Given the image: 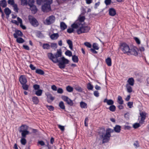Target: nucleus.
Masks as SVG:
<instances>
[{
  "mask_svg": "<svg viewBox=\"0 0 149 149\" xmlns=\"http://www.w3.org/2000/svg\"><path fill=\"white\" fill-rule=\"evenodd\" d=\"M120 49L124 53H127L128 54L130 50L129 45L125 43L121 44L120 47Z\"/></svg>",
  "mask_w": 149,
  "mask_h": 149,
  "instance_id": "5",
  "label": "nucleus"
},
{
  "mask_svg": "<svg viewBox=\"0 0 149 149\" xmlns=\"http://www.w3.org/2000/svg\"><path fill=\"white\" fill-rule=\"evenodd\" d=\"M121 130V127L119 125H116L114 128V129L110 128L106 129V132L104 131H100L99 132L100 138L102 140H109L111 136V133L114 131L117 133H119Z\"/></svg>",
  "mask_w": 149,
  "mask_h": 149,
  "instance_id": "2",
  "label": "nucleus"
},
{
  "mask_svg": "<svg viewBox=\"0 0 149 149\" xmlns=\"http://www.w3.org/2000/svg\"><path fill=\"white\" fill-rule=\"evenodd\" d=\"M72 59L73 61L75 63H77L79 61L78 57L75 55L72 56Z\"/></svg>",
  "mask_w": 149,
  "mask_h": 149,
  "instance_id": "29",
  "label": "nucleus"
},
{
  "mask_svg": "<svg viewBox=\"0 0 149 149\" xmlns=\"http://www.w3.org/2000/svg\"><path fill=\"white\" fill-rule=\"evenodd\" d=\"M51 47L52 48L56 49L57 47V44L56 43H52L51 44Z\"/></svg>",
  "mask_w": 149,
  "mask_h": 149,
  "instance_id": "47",
  "label": "nucleus"
},
{
  "mask_svg": "<svg viewBox=\"0 0 149 149\" xmlns=\"http://www.w3.org/2000/svg\"><path fill=\"white\" fill-rule=\"evenodd\" d=\"M133 145L136 148L139 147V144L137 141H136L134 143Z\"/></svg>",
  "mask_w": 149,
  "mask_h": 149,
  "instance_id": "43",
  "label": "nucleus"
},
{
  "mask_svg": "<svg viewBox=\"0 0 149 149\" xmlns=\"http://www.w3.org/2000/svg\"><path fill=\"white\" fill-rule=\"evenodd\" d=\"M19 81L21 84H26L27 82V80L24 75H21L19 79Z\"/></svg>",
  "mask_w": 149,
  "mask_h": 149,
  "instance_id": "10",
  "label": "nucleus"
},
{
  "mask_svg": "<svg viewBox=\"0 0 149 149\" xmlns=\"http://www.w3.org/2000/svg\"><path fill=\"white\" fill-rule=\"evenodd\" d=\"M13 6L14 8V10L16 12H18V8L17 7V5L16 4H15L13 5Z\"/></svg>",
  "mask_w": 149,
  "mask_h": 149,
  "instance_id": "45",
  "label": "nucleus"
},
{
  "mask_svg": "<svg viewBox=\"0 0 149 149\" xmlns=\"http://www.w3.org/2000/svg\"><path fill=\"white\" fill-rule=\"evenodd\" d=\"M4 11L6 14L8 16V17L11 12V10L8 8H5L4 10Z\"/></svg>",
  "mask_w": 149,
  "mask_h": 149,
  "instance_id": "24",
  "label": "nucleus"
},
{
  "mask_svg": "<svg viewBox=\"0 0 149 149\" xmlns=\"http://www.w3.org/2000/svg\"><path fill=\"white\" fill-rule=\"evenodd\" d=\"M67 42L69 45V47L71 50H73V44L71 40H68L67 41Z\"/></svg>",
  "mask_w": 149,
  "mask_h": 149,
  "instance_id": "25",
  "label": "nucleus"
},
{
  "mask_svg": "<svg viewBox=\"0 0 149 149\" xmlns=\"http://www.w3.org/2000/svg\"><path fill=\"white\" fill-rule=\"evenodd\" d=\"M58 105L61 109H65L64 103L63 101H61L59 102Z\"/></svg>",
  "mask_w": 149,
  "mask_h": 149,
  "instance_id": "34",
  "label": "nucleus"
},
{
  "mask_svg": "<svg viewBox=\"0 0 149 149\" xmlns=\"http://www.w3.org/2000/svg\"><path fill=\"white\" fill-rule=\"evenodd\" d=\"M65 54L66 55L68 56L69 57L72 56V52L69 50L66 51L65 53Z\"/></svg>",
  "mask_w": 149,
  "mask_h": 149,
  "instance_id": "39",
  "label": "nucleus"
},
{
  "mask_svg": "<svg viewBox=\"0 0 149 149\" xmlns=\"http://www.w3.org/2000/svg\"><path fill=\"white\" fill-rule=\"evenodd\" d=\"M33 88L35 90H39L40 88V86L38 85L35 84L33 85Z\"/></svg>",
  "mask_w": 149,
  "mask_h": 149,
  "instance_id": "53",
  "label": "nucleus"
},
{
  "mask_svg": "<svg viewBox=\"0 0 149 149\" xmlns=\"http://www.w3.org/2000/svg\"><path fill=\"white\" fill-rule=\"evenodd\" d=\"M99 93L97 91H94V95L95 96L98 97L99 95Z\"/></svg>",
  "mask_w": 149,
  "mask_h": 149,
  "instance_id": "59",
  "label": "nucleus"
},
{
  "mask_svg": "<svg viewBox=\"0 0 149 149\" xmlns=\"http://www.w3.org/2000/svg\"><path fill=\"white\" fill-rule=\"evenodd\" d=\"M109 110L111 111L114 112L115 111L116 109V107L114 105H111L109 107Z\"/></svg>",
  "mask_w": 149,
  "mask_h": 149,
  "instance_id": "36",
  "label": "nucleus"
},
{
  "mask_svg": "<svg viewBox=\"0 0 149 149\" xmlns=\"http://www.w3.org/2000/svg\"><path fill=\"white\" fill-rule=\"evenodd\" d=\"M58 127L62 131H63L64 130V126L61 125H58Z\"/></svg>",
  "mask_w": 149,
  "mask_h": 149,
  "instance_id": "64",
  "label": "nucleus"
},
{
  "mask_svg": "<svg viewBox=\"0 0 149 149\" xmlns=\"http://www.w3.org/2000/svg\"><path fill=\"white\" fill-rule=\"evenodd\" d=\"M55 19V17L53 15H51L46 19L45 22L47 25H50L54 22Z\"/></svg>",
  "mask_w": 149,
  "mask_h": 149,
  "instance_id": "8",
  "label": "nucleus"
},
{
  "mask_svg": "<svg viewBox=\"0 0 149 149\" xmlns=\"http://www.w3.org/2000/svg\"><path fill=\"white\" fill-rule=\"evenodd\" d=\"M17 35L21 37L22 36L23 34L20 31L17 30L15 31V33L13 34V36L15 38H17Z\"/></svg>",
  "mask_w": 149,
  "mask_h": 149,
  "instance_id": "14",
  "label": "nucleus"
},
{
  "mask_svg": "<svg viewBox=\"0 0 149 149\" xmlns=\"http://www.w3.org/2000/svg\"><path fill=\"white\" fill-rule=\"evenodd\" d=\"M85 19V17L84 16H82L80 17L79 19V21L81 22H84Z\"/></svg>",
  "mask_w": 149,
  "mask_h": 149,
  "instance_id": "58",
  "label": "nucleus"
},
{
  "mask_svg": "<svg viewBox=\"0 0 149 149\" xmlns=\"http://www.w3.org/2000/svg\"><path fill=\"white\" fill-rule=\"evenodd\" d=\"M87 88L89 90H92L93 89V87L90 83H88L87 84Z\"/></svg>",
  "mask_w": 149,
  "mask_h": 149,
  "instance_id": "41",
  "label": "nucleus"
},
{
  "mask_svg": "<svg viewBox=\"0 0 149 149\" xmlns=\"http://www.w3.org/2000/svg\"><path fill=\"white\" fill-rule=\"evenodd\" d=\"M7 4L6 0H2L0 1V6L3 8H5L7 6Z\"/></svg>",
  "mask_w": 149,
  "mask_h": 149,
  "instance_id": "20",
  "label": "nucleus"
},
{
  "mask_svg": "<svg viewBox=\"0 0 149 149\" xmlns=\"http://www.w3.org/2000/svg\"><path fill=\"white\" fill-rule=\"evenodd\" d=\"M140 126L139 123H136L133 125V127L135 129L137 128Z\"/></svg>",
  "mask_w": 149,
  "mask_h": 149,
  "instance_id": "42",
  "label": "nucleus"
},
{
  "mask_svg": "<svg viewBox=\"0 0 149 149\" xmlns=\"http://www.w3.org/2000/svg\"><path fill=\"white\" fill-rule=\"evenodd\" d=\"M126 87L127 88V91L129 93H131L132 90L131 87L129 85V84H126Z\"/></svg>",
  "mask_w": 149,
  "mask_h": 149,
  "instance_id": "30",
  "label": "nucleus"
},
{
  "mask_svg": "<svg viewBox=\"0 0 149 149\" xmlns=\"http://www.w3.org/2000/svg\"><path fill=\"white\" fill-rule=\"evenodd\" d=\"M46 3L42 6V10L44 12H47L51 10L50 5L52 3V0H45Z\"/></svg>",
  "mask_w": 149,
  "mask_h": 149,
  "instance_id": "3",
  "label": "nucleus"
},
{
  "mask_svg": "<svg viewBox=\"0 0 149 149\" xmlns=\"http://www.w3.org/2000/svg\"><path fill=\"white\" fill-rule=\"evenodd\" d=\"M90 29L89 27L88 26H82L77 30V32L78 34H80L82 33L88 32Z\"/></svg>",
  "mask_w": 149,
  "mask_h": 149,
  "instance_id": "6",
  "label": "nucleus"
},
{
  "mask_svg": "<svg viewBox=\"0 0 149 149\" xmlns=\"http://www.w3.org/2000/svg\"><path fill=\"white\" fill-rule=\"evenodd\" d=\"M16 42L19 43H22L24 42V40L22 38L19 37L16 38Z\"/></svg>",
  "mask_w": 149,
  "mask_h": 149,
  "instance_id": "28",
  "label": "nucleus"
},
{
  "mask_svg": "<svg viewBox=\"0 0 149 149\" xmlns=\"http://www.w3.org/2000/svg\"><path fill=\"white\" fill-rule=\"evenodd\" d=\"M134 39L138 44L139 45L141 43L140 41L138 38L134 37Z\"/></svg>",
  "mask_w": 149,
  "mask_h": 149,
  "instance_id": "49",
  "label": "nucleus"
},
{
  "mask_svg": "<svg viewBox=\"0 0 149 149\" xmlns=\"http://www.w3.org/2000/svg\"><path fill=\"white\" fill-rule=\"evenodd\" d=\"M74 31V29L73 28H69L67 29V32L70 33H71L73 32Z\"/></svg>",
  "mask_w": 149,
  "mask_h": 149,
  "instance_id": "55",
  "label": "nucleus"
},
{
  "mask_svg": "<svg viewBox=\"0 0 149 149\" xmlns=\"http://www.w3.org/2000/svg\"><path fill=\"white\" fill-rule=\"evenodd\" d=\"M35 2L34 0H29V2L28 3L29 6H31L32 5H34Z\"/></svg>",
  "mask_w": 149,
  "mask_h": 149,
  "instance_id": "48",
  "label": "nucleus"
},
{
  "mask_svg": "<svg viewBox=\"0 0 149 149\" xmlns=\"http://www.w3.org/2000/svg\"><path fill=\"white\" fill-rule=\"evenodd\" d=\"M28 20L30 24L33 26L36 27L38 26L39 23L36 19L34 17L29 15L28 16Z\"/></svg>",
  "mask_w": 149,
  "mask_h": 149,
  "instance_id": "4",
  "label": "nucleus"
},
{
  "mask_svg": "<svg viewBox=\"0 0 149 149\" xmlns=\"http://www.w3.org/2000/svg\"><path fill=\"white\" fill-rule=\"evenodd\" d=\"M21 5L23 6L27 5V0H21Z\"/></svg>",
  "mask_w": 149,
  "mask_h": 149,
  "instance_id": "40",
  "label": "nucleus"
},
{
  "mask_svg": "<svg viewBox=\"0 0 149 149\" xmlns=\"http://www.w3.org/2000/svg\"><path fill=\"white\" fill-rule=\"evenodd\" d=\"M58 37L59 35L58 33H54L50 36V38L52 40L56 39Z\"/></svg>",
  "mask_w": 149,
  "mask_h": 149,
  "instance_id": "23",
  "label": "nucleus"
},
{
  "mask_svg": "<svg viewBox=\"0 0 149 149\" xmlns=\"http://www.w3.org/2000/svg\"><path fill=\"white\" fill-rule=\"evenodd\" d=\"M106 62L108 66H111V58H108L106 60Z\"/></svg>",
  "mask_w": 149,
  "mask_h": 149,
  "instance_id": "27",
  "label": "nucleus"
},
{
  "mask_svg": "<svg viewBox=\"0 0 149 149\" xmlns=\"http://www.w3.org/2000/svg\"><path fill=\"white\" fill-rule=\"evenodd\" d=\"M134 80L133 78H130L127 81V82L128 83L127 84H129V85L133 86L134 84Z\"/></svg>",
  "mask_w": 149,
  "mask_h": 149,
  "instance_id": "18",
  "label": "nucleus"
},
{
  "mask_svg": "<svg viewBox=\"0 0 149 149\" xmlns=\"http://www.w3.org/2000/svg\"><path fill=\"white\" fill-rule=\"evenodd\" d=\"M42 47L44 49H50V46L48 44H44L42 45Z\"/></svg>",
  "mask_w": 149,
  "mask_h": 149,
  "instance_id": "31",
  "label": "nucleus"
},
{
  "mask_svg": "<svg viewBox=\"0 0 149 149\" xmlns=\"http://www.w3.org/2000/svg\"><path fill=\"white\" fill-rule=\"evenodd\" d=\"M42 91L41 89H39L36 91L35 94L38 96H41L42 93Z\"/></svg>",
  "mask_w": 149,
  "mask_h": 149,
  "instance_id": "37",
  "label": "nucleus"
},
{
  "mask_svg": "<svg viewBox=\"0 0 149 149\" xmlns=\"http://www.w3.org/2000/svg\"><path fill=\"white\" fill-rule=\"evenodd\" d=\"M32 132L36 134H37L38 133V132L37 129H32Z\"/></svg>",
  "mask_w": 149,
  "mask_h": 149,
  "instance_id": "61",
  "label": "nucleus"
},
{
  "mask_svg": "<svg viewBox=\"0 0 149 149\" xmlns=\"http://www.w3.org/2000/svg\"><path fill=\"white\" fill-rule=\"evenodd\" d=\"M61 98L67 104L70 106H72L74 103L73 101L68 97L65 96H62Z\"/></svg>",
  "mask_w": 149,
  "mask_h": 149,
  "instance_id": "7",
  "label": "nucleus"
},
{
  "mask_svg": "<svg viewBox=\"0 0 149 149\" xmlns=\"http://www.w3.org/2000/svg\"><path fill=\"white\" fill-rule=\"evenodd\" d=\"M104 103L106 102L107 104L109 105H112L114 103V102L112 100H108L107 98L104 100Z\"/></svg>",
  "mask_w": 149,
  "mask_h": 149,
  "instance_id": "17",
  "label": "nucleus"
},
{
  "mask_svg": "<svg viewBox=\"0 0 149 149\" xmlns=\"http://www.w3.org/2000/svg\"><path fill=\"white\" fill-rule=\"evenodd\" d=\"M133 104V102H129L127 103V105L129 107V108H132V106Z\"/></svg>",
  "mask_w": 149,
  "mask_h": 149,
  "instance_id": "60",
  "label": "nucleus"
},
{
  "mask_svg": "<svg viewBox=\"0 0 149 149\" xmlns=\"http://www.w3.org/2000/svg\"><path fill=\"white\" fill-rule=\"evenodd\" d=\"M29 6L30 7V9L33 13H35L37 12V9L35 5H31V6Z\"/></svg>",
  "mask_w": 149,
  "mask_h": 149,
  "instance_id": "19",
  "label": "nucleus"
},
{
  "mask_svg": "<svg viewBox=\"0 0 149 149\" xmlns=\"http://www.w3.org/2000/svg\"><path fill=\"white\" fill-rule=\"evenodd\" d=\"M111 2V0H105L104 1V3L107 6L110 5Z\"/></svg>",
  "mask_w": 149,
  "mask_h": 149,
  "instance_id": "50",
  "label": "nucleus"
},
{
  "mask_svg": "<svg viewBox=\"0 0 149 149\" xmlns=\"http://www.w3.org/2000/svg\"><path fill=\"white\" fill-rule=\"evenodd\" d=\"M66 90L68 92H71L73 91V88L70 86H68L66 87Z\"/></svg>",
  "mask_w": 149,
  "mask_h": 149,
  "instance_id": "35",
  "label": "nucleus"
},
{
  "mask_svg": "<svg viewBox=\"0 0 149 149\" xmlns=\"http://www.w3.org/2000/svg\"><path fill=\"white\" fill-rule=\"evenodd\" d=\"M137 49L136 47H134L133 48L131 49L130 50L128 54V55L130 54L133 55L135 56H136L138 55V54L137 51Z\"/></svg>",
  "mask_w": 149,
  "mask_h": 149,
  "instance_id": "12",
  "label": "nucleus"
},
{
  "mask_svg": "<svg viewBox=\"0 0 149 149\" xmlns=\"http://www.w3.org/2000/svg\"><path fill=\"white\" fill-rule=\"evenodd\" d=\"M36 72L38 74L41 75H43L45 74L44 71L43 70L40 69H36Z\"/></svg>",
  "mask_w": 149,
  "mask_h": 149,
  "instance_id": "26",
  "label": "nucleus"
},
{
  "mask_svg": "<svg viewBox=\"0 0 149 149\" xmlns=\"http://www.w3.org/2000/svg\"><path fill=\"white\" fill-rule=\"evenodd\" d=\"M22 87L24 90H27L28 89V88L29 87V86L26 84H22Z\"/></svg>",
  "mask_w": 149,
  "mask_h": 149,
  "instance_id": "38",
  "label": "nucleus"
},
{
  "mask_svg": "<svg viewBox=\"0 0 149 149\" xmlns=\"http://www.w3.org/2000/svg\"><path fill=\"white\" fill-rule=\"evenodd\" d=\"M72 27L73 28L77 29L78 28V26L76 24H73L72 25Z\"/></svg>",
  "mask_w": 149,
  "mask_h": 149,
  "instance_id": "62",
  "label": "nucleus"
},
{
  "mask_svg": "<svg viewBox=\"0 0 149 149\" xmlns=\"http://www.w3.org/2000/svg\"><path fill=\"white\" fill-rule=\"evenodd\" d=\"M47 107L50 111H53L54 109V107L52 105L47 106Z\"/></svg>",
  "mask_w": 149,
  "mask_h": 149,
  "instance_id": "51",
  "label": "nucleus"
},
{
  "mask_svg": "<svg viewBox=\"0 0 149 149\" xmlns=\"http://www.w3.org/2000/svg\"><path fill=\"white\" fill-rule=\"evenodd\" d=\"M61 50L60 49L57 50V52L54 55L52 53L48 54V58L54 63H58V66L61 69L65 68L66 65L69 63V61L65 58L64 56H62Z\"/></svg>",
  "mask_w": 149,
  "mask_h": 149,
  "instance_id": "1",
  "label": "nucleus"
},
{
  "mask_svg": "<svg viewBox=\"0 0 149 149\" xmlns=\"http://www.w3.org/2000/svg\"><path fill=\"white\" fill-rule=\"evenodd\" d=\"M93 48L96 50H98L99 49V47L97 46V45L96 43H94L93 44Z\"/></svg>",
  "mask_w": 149,
  "mask_h": 149,
  "instance_id": "46",
  "label": "nucleus"
},
{
  "mask_svg": "<svg viewBox=\"0 0 149 149\" xmlns=\"http://www.w3.org/2000/svg\"><path fill=\"white\" fill-rule=\"evenodd\" d=\"M80 106L81 108H86L87 107V104L83 102H81L80 103Z\"/></svg>",
  "mask_w": 149,
  "mask_h": 149,
  "instance_id": "33",
  "label": "nucleus"
},
{
  "mask_svg": "<svg viewBox=\"0 0 149 149\" xmlns=\"http://www.w3.org/2000/svg\"><path fill=\"white\" fill-rule=\"evenodd\" d=\"M37 145L38 146L40 145L41 146H43L45 145V143L42 140H40L38 142Z\"/></svg>",
  "mask_w": 149,
  "mask_h": 149,
  "instance_id": "44",
  "label": "nucleus"
},
{
  "mask_svg": "<svg viewBox=\"0 0 149 149\" xmlns=\"http://www.w3.org/2000/svg\"><path fill=\"white\" fill-rule=\"evenodd\" d=\"M8 3L9 4L12 5H13L15 4L13 0H8Z\"/></svg>",
  "mask_w": 149,
  "mask_h": 149,
  "instance_id": "56",
  "label": "nucleus"
},
{
  "mask_svg": "<svg viewBox=\"0 0 149 149\" xmlns=\"http://www.w3.org/2000/svg\"><path fill=\"white\" fill-rule=\"evenodd\" d=\"M109 15L111 16H114L116 14V10L113 8H111L109 9Z\"/></svg>",
  "mask_w": 149,
  "mask_h": 149,
  "instance_id": "13",
  "label": "nucleus"
},
{
  "mask_svg": "<svg viewBox=\"0 0 149 149\" xmlns=\"http://www.w3.org/2000/svg\"><path fill=\"white\" fill-rule=\"evenodd\" d=\"M146 113L145 112L142 111L140 113V115L141 117V120L139 122V123L141 124H143L144 121V120L146 118Z\"/></svg>",
  "mask_w": 149,
  "mask_h": 149,
  "instance_id": "9",
  "label": "nucleus"
},
{
  "mask_svg": "<svg viewBox=\"0 0 149 149\" xmlns=\"http://www.w3.org/2000/svg\"><path fill=\"white\" fill-rule=\"evenodd\" d=\"M57 90V93H58L62 94L63 92V89L61 88H58Z\"/></svg>",
  "mask_w": 149,
  "mask_h": 149,
  "instance_id": "52",
  "label": "nucleus"
},
{
  "mask_svg": "<svg viewBox=\"0 0 149 149\" xmlns=\"http://www.w3.org/2000/svg\"><path fill=\"white\" fill-rule=\"evenodd\" d=\"M27 130L28 126L25 125H22L19 128V131L20 133H21Z\"/></svg>",
  "mask_w": 149,
  "mask_h": 149,
  "instance_id": "16",
  "label": "nucleus"
},
{
  "mask_svg": "<svg viewBox=\"0 0 149 149\" xmlns=\"http://www.w3.org/2000/svg\"><path fill=\"white\" fill-rule=\"evenodd\" d=\"M84 45L87 47L88 48H91V45L90 43L88 42H86L84 43Z\"/></svg>",
  "mask_w": 149,
  "mask_h": 149,
  "instance_id": "54",
  "label": "nucleus"
},
{
  "mask_svg": "<svg viewBox=\"0 0 149 149\" xmlns=\"http://www.w3.org/2000/svg\"><path fill=\"white\" fill-rule=\"evenodd\" d=\"M46 95L47 96V99L48 102L50 103L54 100L55 97H53L52 95L50 93H46Z\"/></svg>",
  "mask_w": 149,
  "mask_h": 149,
  "instance_id": "11",
  "label": "nucleus"
},
{
  "mask_svg": "<svg viewBox=\"0 0 149 149\" xmlns=\"http://www.w3.org/2000/svg\"><path fill=\"white\" fill-rule=\"evenodd\" d=\"M118 103L121 105L123 104V101L122 99V97L121 96H119L118 99Z\"/></svg>",
  "mask_w": 149,
  "mask_h": 149,
  "instance_id": "32",
  "label": "nucleus"
},
{
  "mask_svg": "<svg viewBox=\"0 0 149 149\" xmlns=\"http://www.w3.org/2000/svg\"><path fill=\"white\" fill-rule=\"evenodd\" d=\"M32 100L33 103L35 104H37L39 102V100L38 97L36 96H33L32 97Z\"/></svg>",
  "mask_w": 149,
  "mask_h": 149,
  "instance_id": "21",
  "label": "nucleus"
},
{
  "mask_svg": "<svg viewBox=\"0 0 149 149\" xmlns=\"http://www.w3.org/2000/svg\"><path fill=\"white\" fill-rule=\"evenodd\" d=\"M60 28L62 30H64L67 28V26L64 22H62L60 23Z\"/></svg>",
  "mask_w": 149,
  "mask_h": 149,
  "instance_id": "22",
  "label": "nucleus"
},
{
  "mask_svg": "<svg viewBox=\"0 0 149 149\" xmlns=\"http://www.w3.org/2000/svg\"><path fill=\"white\" fill-rule=\"evenodd\" d=\"M51 88L54 91H56L57 90V87L55 85H53L52 86H51Z\"/></svg>",
  "mask_w": 149,
  "mask_h": 149,
  "instance_id": "63",
  "label": "nucleus"
},
{
  "mask_svg": "<svg viewBox=\"0 0 149 149\" xmlns=\"http://www.w3.org/2000/svg\"><path fill=\"white\" fill-rule=\"evenodd\" d=\"M75 89L79 92H81L82 91V88L80 87H76L75 88Z\"/></svg>",
  "mask_w": 149,
  "mask_h": 149,
  "instance_id": "57",
  "label": "nucleus"
},
{
  "mask_svg": "<svg viewBox=\"0 0 149 149\" xmlns=\"http://www.w3.org/2000/svg\"><path fill=\"white\" fill-rule=\"evenodd\" d=\"M21 133L22 136V138L21 139V140H26L25 138L26 137V135L31 134V133L29 132L27 130L23 131V132Z\"/></svg>",
  "mask_w": 149,
  "mask_h": 149,
  "instance_id": "15",
  "label": "nucleus"
}]
</instances>
